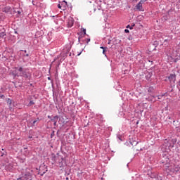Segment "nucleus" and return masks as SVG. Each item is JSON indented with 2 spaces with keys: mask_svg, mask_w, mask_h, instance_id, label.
I'll list each match as a JSON object with an SVG mask.
<instances>
[{
  "mask_svg": "<svg viewBox=\"0 0 180 180\" xmlns=\"http://www.w3.org/2000/svg\"><path fill=\"white\" fill-rule=\"evenodd\" d=\"M12 74L14 77H23L24 78H29L30 74L27 72V70H23V68H15V70L12 72Z\"/></svg>",
  "mask_w": 180,
  "mask_h": 180,
  "instance_id": "f257e3e1",
  "label": "nucleus"
},
{
  "mask_svg": "<svg viewBox=\"0 0 180 180\" xmlns=\"http://www.w3.org/2000/svg\"><path fill=\"white\" fill-rule=\"evenodd\" d=\"M147 0H141L140 2L136 4V11H139V12H144V8H143V4L144 2H146Z\"/></svg>",
  "mask_w": 180,
  "mask_h": 180,
  "instance_id": "f03ea898",
  "label": "nucleus"
},
{
  "mask_svg": "<svg viewBox=\"0 0 180 180\" xmlns=\"http://www.w3.org/2000/svg\"><path fill=\"white\" fill-rule=\"evenodd\" d=\"M67 1H63L62 2H60V4H58V8L59 9H61L62 11H65L67 9Z\"/></svg>",
  "mask_w": 180,
  "mask_h": 180,
  "instance_id": "7ed1b4c3",
  "label": "nucleus"
},
{
  "mask_svg": "<svg viewBox=\"0 0 180 180\" xmlns=\"http://www.w3.org/2000/svg\"><path fill=\"white\" fill-rule=\"evenodd\" d=\"M74 25V18L72 17H69L68 19V27H72Z\"/></svg>",
  "mask_w": 180,
  "mask_h": 180,
  "instance_id": "20e7f679",
  "label": "nucleus"
},
{
  "mask_svg": "<svg viewBox=\"0 0 180 180\" xmlns=\"http://www.w3.org/2000/svg\"><path fill=\"white\" fill-rule=\"evenodd\" d=\"M5 36H6L5 28H4L3 27H0V39H1V37H5Z\"/></svg>",
  "mask_w": 180,
  "mask_h": 180,
  "instance_id": "39448f33",
  "label": "nucleus"
},
{
  "mask_svg": "<svg viewBox=\"0 0 180 180\" xmlns=\"http://www.w3.org/2000/svg\"><path fill=\"white\" fill-rule=\"evenodd\" d=\"M179 169L180 168L178 167V165L174 166L173 167L170 168L171 172H173L174 174H176V172H178Z\"/></svg>",
  "mask_w": 180,
  "mask_h": 180,
  "instance_id": "423d86ee",
  "label": "nucleus"
},
{
  "mask_svg": "<svg viewBox=\"0 0 180 180\" xmlns=\"http://www.w3.org/2000/svg\"><path fill=\"white\" fill-rule=\"evenodd\" d=\"M58 121V116L56 115L51 120V122L53 123L54 126H57V122Z\"/></svg>",
  "mask_w": 180,
  "mask_h": 180,
  "instance_id": "0eeeda50",
  "label": "nucleus"
},
{
  "mask_svg": "<svg viewBox=\"0 0 180 180\" xmlns=\"http://www.w3.org/2000/svg\"><path fill=\"white\" fill-rule=\"evenodd\" d=\"M100 49H102L103 54H104V56H106V51L108 50V48L103 47V46H101Z\"/></svg>",
  "mask_w": 180,
  "mask_h": 180,
  "instance_id": "6e6552de",
  "label": "nucleus"
},
{
  "mask_svg": "<svg viewBox=\"0 0 180 180\" xmlns=\"http://www.w3.org/2000/svg\"><path fill=\"white\" fill-rule=\"evenodd\" d=\"M176 77V75H175V74H171L169 76V79H170V80L175 79Z\"/></svg>",
  "mask_w": 180,
  "mask_h": 180,
  "instance_id": "1a4fd4ad",
  "label": "nucleus"
},
{
  "mask_svg": "<svg viewBox=\"0 0 180 180\" xmlns=\"http://www.w3.org/2000/svg\"><path fill=\"white\" fill-rule=\"evenodd\" d=\"M63 160H64V158H61V161L59 162V165H58V167H60V168H61V167L64 165V163L63 162Z\"/></svg>",
  "mask_w": 180,
  "mask_h": 180,
  "instance_id": "9d476101",
  "label": "nucleus"
},
{
  "mask_svg": "<svg viewBox=\"0 0 180 180\" xmlns=\"http://www.w3.org/2000/svg\"><path fill=\"white\" fill-rule=\"evenodd\" d=\"M7 103L11 106L12 105V100L11 98L7 99Z\"/></svg>",
  "mask_w": 180,
  "mask_h": 180,
  "instance_id": "9b49d317",
  "label": "nucleus"
},
{
  "mask_svg": "<svg viewBox=\"0 0 180 180\" xmlns=\"http://www.w3.org/2000/svg\"><path fill=\"white\" fill-rule=\"evenodd\" d=\"M33 105H34V101H31L29 104L27 105V106H33Z\"/></svg>",
  "mask_w": 180,
  "mask_h": 180,
  "instance_id": "f8f14e48",
  "label": "nucleus"
},
{
  "mask_svg": "<svg viewBox=\"0 0 180 180\" xmlns=\"http://www.w3.org/2000/svg\"><path fill=\"white\" fill-rule=\"evenodd\" d=\"M82 31L83 32L84 34H86V30L83 28Z\"/></svg>",
  "mask_w": 180,
  "mask_h": 180,
  "instance_id": "ddd939ff",
  "label": "nucleus"
},
{
  "mask_svg": "<svg viewBox=\"0 0 180 180\" xmlns=\"http://www.w3.org/2000/svg\"><path fill=\"white\" fill-rule=\"evenodd\" d=\"M0 98H1L2 99H4V98H5V96L3 94H0Z\"/></svg>",
  "mask_w": 180,
  "mask_h": 180,
  "instance_id": "4468645a",
  "label": "nucleus"
},
{
  "mask_svg": "<svg viewBox=\"0 0 180 180\" xmlns=\"http://www.w3.org/2000/svg\"><path fill=\"white\" fill-rule=\"evenodd\" d=\"M24 57H29V55L27 53L25 54L23 53Z\"/></svg>",
  "mask_w": 180,
  "mask_h": 180,
  "instance_id": "2eb2a0df",
  "label": "nucleus"
},
{
  "mask_svg": "<svg viewBox=\"0 0 180 180\" xmlns=\"http://www.w3.org/2000/svg\"><path fill=\"white\" fill-rule=\"evenodd\" d=\"M91 41V39H86V43H89V42H90Z\"/></svg>",
  "mask_w": 180,
  "mask_h": 180,
  "instance_id": "dca6fc26",
  "label": "nucleus"
},
{
  "mask_svg": "<svg viewBox=\"0 0 180 180\" xmlns=\"http://www.w3.org/2000/svg\"><path fill=\"white\" fill-rule=\"evenodd\" d=\"M125 33H129V30H125Z\"/></svg>",
  "mask_w": 180,
  "mask_h": 180,
  "instance_id": "f3484780",
  "label": "nucleus"
},
{
  "mask_svg": "<svg viewBox=\"0 0 180 180\" xmlns=\"http://www.w3.org/2000/svg\"><path fill=\"white\" fill-rule=\"evenodd\" d=\"M36 122H37V120L33 121V124H35Z\"/></svg>",
  "mask_w": 180,
  "mask_h": 180,
  "instance_id": "a211bd4d",
  "label": "nucleus"
},
{
  "mask_svg": "<svg viewBox=\"0 0 180 180\" xmlns=\"http://www.w3.org/2000/svg\"><path fill=\"white\" fill-rule=\"evenodd\" d=\"M22 53H27V51H22Z\"/></svg>",
  "mask_w": 180,
  "mask_h": 180,
  "instance_id": "6ab92c4d",
  "label": "nucleus"
},
{
  "mask_svg": "<svg viewBox=\"0 0 180 180\" xmlns=\"http://www.w3.org/2000/svg\"><path fill=\"white\" fill-rule=\"evenodd\" d=\"M127 29H129V27H130V25H127Z\"/></svg>",
  "mask_w": 180,
  "mask_h": 180,
  "instance_id": "aec40b11",
  "label": "nucleus"
},
{
  "mask_svg": "<svg viewBox=\"0 0 180 180\" xmlns=\"http://www.w3.org/2000/svg\"><path fill=\"white\" fill-rule=\"evenodd\" d=\"M179 86H180V81L179 82Z\"/></svg>",
  "mask_w": 180,
  "mask_h": 180,
  "instance_id": "412c9836",
  "label": "nucleus"
},
{
  "mask_svg": "<svg viewBox=\"0 0 180 180\" xmlns=\"http://www.w3.org/2000/svg\"><path fill=\"white\" fill-rule=\"evenodd\" d=\"M49 119H50V115L48 116Z\"/></svg>",
  "mask_w": 180,
  "mask_h": 180,
  "instance_id": "4be33fe9",
  "label": "nucleus"
},
{
  "mask_svg": "<svg viewBox=\"0 0 180 180\" xmlns=\"http://www.w3.org/2000/svg\"><path fill=\"white\" fill-rule=\"evenodd\" d=\"M81 39V38L80 37H79V40H80Z\"/></svg>",
  "mask_w": 180,
  "mask_h": 180,
  "instance_id": "5701e85b",
  "label": "nucleus"
},
{
  "mask_svg": "<svg viewBox=\"0 0 180 180\" xmlns=\"http://www.w3.org/2000/svg\"><path fill=\"white\" fill-rule=\"evenodd\" d=\"M48 79H50V77H48Z\"/></svg>",
  "mask_w": 180,
  "mask_h": 180,
  "instance_id": "b1692460",
  "label": "nucleus"
}]
</instances>
